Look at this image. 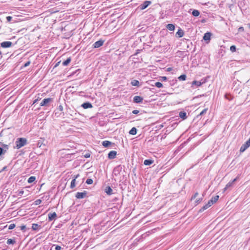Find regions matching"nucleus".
Returning <instances> with one entry per match:
<instances>
[{"label": "nucleus", "mask_w": 250, "mask_h": 250, "mask_svg": "<svg viewBox=\"0 0 250 250\" xmlns=\"http://www.w3.org/2000/svg\"><path fill=\"white\" fill-rule=\"evenodd\" d=\"M27 143V140L25 138H18L16 142V146L15 148L17 149H19L21 147L26 145Z\"/></svg>", "instance_id": "obj_1"}, {"label": "nucleus", "mask_w": 250, "mask_h": 250, "mask_svg": "<svg viewBox=\"0 0 250 250\" xmlns=\"http://www.w3.org/2000/svg\"><path fill=\"white\" fill-rule=\"evenodd\" d=\"M0 156L4 154L9 148V146L7 145L0 143Z\"/></svg>", "instance_id": "obj_2"}, {"label": "nucleus", "mask_w": 250, "mask_h": 250, "mask_svg": "<svg viewBox=\"0 0 250 250\" xmlns=\"http://www.w3.org/2000/svg\"><path fill=\"white\" fill-rule=\"evenodd\" d=\"M238 176L234 179L232 181L229 182L226 185L225 188H224V192L226 191L227 189L229 188H231L234 186V183L235 181L238 179Z\"/></svg>", "instance_id": "obj_3"}, {"label": "nucleus", "mask_w": 250, "mask_h": 250, "mask_svg": "<svg viewBox=\"0 0 250 250\" xmlns=\"http://www.w3.org/2000/svg\"><path fill=\"white\" fill-rule=\"evenodd\" d=\"M214 204L213 200H210L208 201V203L204 205L199 210L200 212H202L208 208L209 207H211Z\"/></svg>", "instance_id": "obj_4"}, {"label": "nucleus", "mask_w": 250, "mask_h": 250, "mask_svg": "<svg viewBox=\"0 0 250 250\" xmlns=\"http://www.w3.org/2000/svg\"><path fill=\"white\" fill-rule=\"evenodd\" d=\"M52 101H53V99L52 98H50L44 99L42 101V102L40 103V105L41 106H48V104L50 102H52Z\"/></svg>", "instance_id": "obj_5"}, {"label": "nucleus", "mask_w": 250, "mask_h": 250, "mask_svg": "<svg viewBox=\"0 0 250 250\" xmlns=\"http://www.w3.org/2000/svg\"><path fill=\"white\" fill-rule=\"evenodd\" d=\"M151 3V2L150 1H145L143 3L140 4L138 8L140 10H144L147 8L150 4Z\"/></svg>", "instance_id": "obj_6"}, {"label": "nucleus", "mask_w": 250, "mask_h": 250, "mask_svg": "<svg viewBox=\"0 0 250 250\" xmlns=\"http://www.w3.org/2000/svg\"><path fill=\"white\" fill-rule=\"evenodd\" d=\"M206 82V80L202 79L200 81H194L192 82V85H195L197 87L201 86L202 84L205 83Z\"/></svg>", "instance_id": "obj_7"}, {"label": "nucleus", "mask_w": 250, "mask_h": 250, "mask_svg": "<svg viewBox=\"0 0 250 250\" xmlns=\"http://www.w3.org/2000/svg\"><path fill=\"white\" fill-rule=\"evenodd\" d=\"M104 42V40H100L97 42H96L93 44V47L94 48H98L101 46H102Z\"/></svg>", "instance_id": "obj_8"}, {"label": "nucleus", "mask_w": 250, "mask_h": 250, "mask_svg": "<svg viewBox=\"0 0 250 250\" xmlns=\"http://www.w3.org/2000/svg\"><path fill=\"white\" fill-rule=\"evenodd\" d=\"M87 193L86 191H83V192H78L76 194L75 197L77 199H83L86 197Z\"/></svg>", "instance_id": "obj_9"}, {"label": "nucleus", "mask_w": 250, "mask_h": 250, "mask_svg": "<svg viewBox=\"0 0 250 250\" xmlns=\"http://www.w3.org/2000/svg\"><path fill=\"white\" fill-rule=\"evenodd\" d=\"M12 43L10 41L3 42L1 43V46L3 48H8L11 46Z\"/></svg>", "instance_id": "obj_10"}, {"label": "nucleus", "mask_w": 250, "mask_h": 250, "mask_svg": "<svg viewBox=\"0 0 250 250\" xmlns=\"http://www.w3.org/2000/svg\"><path fill=\"white\" fill-rule=\"evenodd\" d=\"M122 169V167L120 165L115 167L113 169V173L115 174V175L117 176L118 175H119L120 172L121 171Z\"/></svg>", "instance_id": "obj_11"}, {"label": "nucleus", "mask_w": 250, "mask_h": 250, "mask_svg": "<svg viewBox=\"0 0 250 250\" xmlns=\"http://www.w3.org/2000/svg\"><path fill=\"white\" fill-rule=\"evenodd\" d=\"M57 216V214L55 212L52 213H49L48 214V221H51L52 220H56Z\"/></svg>", "instance_id": "obj_12"}, {"label": "nucleus", "mask_w": 250, "mask_h": 250, "mask_svg": "<svg viewBox=\"0 0 250 250\" xmlns=\"http://www.w3.org/2000/svg\"><path fill=\"white\" fill-rule=\"evenodd\" d=\"M143 100V97L139 96H135L133 98V102L135 103H141Z\"/></svg>", "instance_id": "obj_13"}, {"label": "nucleus", "mask_w": 250, "mask_h": 250, "mask_svg": "<svg viewBox=\"0 0 250 250\" xmlns=\"http://www.w3.org/2000/svg\"><path fill=\"white\" fill-rule=\"evenodd\" d=\"M117 155V152L114 150H112L109 152L108 154V158L109 159H113L116 157Z\"/></svg>", "instance_id": "obj_14"}, {"label": "nucleus", "mask_w": 250, "mask_h": 250, "mask_svg": "<svg viewBox=\"0 0 250 250\" xmlns=\"http://www.w3.org/2000/svg\"><path fill=\"white\" fill-rule=\"evenodd\" d=\"M82 107H83L84 109H87L89 108H92V105L89 102H85L82 104Z\"/></svg>", "instance_id": "obj_15"}, {"label": "nucleus", "mask_w": 250, "mask_h": 250, "mask_svg": "<svg viewBox=\"0 0 250 250\" xmlns=\"http://www.w3.org/2000/svg\"><path fill=\"white\" fill-rule=\"evenodd\" d=\"M104 191L107 195H110L112 194H113V190L109 186H107L105 188Z\"/></svg>", "instance_id": "obj_16"}, {"label": "nucleus", "mask_w": 250, "mask_h": 250, "mask_svg": "<svg viewBox=\"0 0 250 250\" xmlns=\"http://www.w3.org/2000/svg\"><path fill=\"white\" fill-rule=\"evenodd\" d=\"M211 33L209 32L206 33L203 37V39L205 41H209L210 40Z\"/></svg>", "instance_id": "obj_17"}, {"label": "nucleus", "mask_w": 250, "mask_h": 250, "mask_svg": "<svg viewBox=\"0 0 250 250\" xmlns=\"http://www.w3.org/2000/svg\"><path fill=\"white\" fill-rule=\"evenodd\" d=\"M179 117L183 119H186L187 118V113L184 111L180 112Z\"/></svg>", "instance_id": "obj_18"}, {"label": "nucleus", "mask_w": 250, "mask_h": 250, "mask_svg": "<svg viewBox=\"0 0 250 250\" xmlns=\"http://www.w3.org/2000/svg\"><path fill=\"white\" fill-rule=\"evenodd\" d=\"M153 160L151 159L145 160L144 162V164L146 166H149L153 163Z\"/></svg>", "instance_id": "obj_19"}, {"label": "nucleus", "mask_w": 250, "mask_h": 250, "mask_svg": "<svg viewBox=\"0 0 250 250\" xmlns=\"http://www.w3.org/2000/svg\"><path fill=\"white\" fill-rule=\"evenodd\" d=\"M111 144V142L109 141H104L102 142L103 146L105 147H108Z\"/></svg>", "instance_id": "obj_20"}, {"label": "nucleus", "mask_w": 250, "mask_h": 250, "mask_svg": "<svg viewBox=\"0 0 250 250\" xmlns=\"http://www.w3.org/2000/svg\"><path fill=\"white\" fill-rule=\"evenodd\" d=\"M41 228V226L37 224H33L32 229L33 230H38Z\"/></svg>", "instance_id": "obj_21"}, {"label": "nucleus", "mask_w": 250, "mask_h": 250, "mask_svg": "<svg viewBox=\"0 0 250 250\" xmlns=\"http://www.w3.org/2000/svg\"><path fill=\"white\" fill-rule=\"evenodd\" d=\"M167 28L169 31H174L175 29V26L173 24H168L167 25Z\"/></svg>", "instance_id": "obj_22"}, {"label": "nucleus", "mask_w": 250, "mask_h": 250, "mask_svg": "<svg viewBox=\"0 0 250 250\" xmlns=\"http://www.w3.org/2000/svg\"><path fill=\"white\" fill-rule=\"evenodd\" d=\"M249 147L244 143L242 146H241L240 149V151L241 152H244Z\"/></svg>", "instance_id": "obj_23"}, {"label": "nucleus", "mask_w": 250, "mask_h": 250, "mask_svg": "<svg viewBox=\"0 0 250 250\" xmlns=\"http://www.w3.org/2000/svg\"><path fill=\"white\" fill-rule=\"evenodd\" d=\"M137 131V129L135 127H133L130 129V130L129 132V133L130 134L134 135L136 134Z\"/></svg>", "instance_id": "obj_24"}, {"label": "nucleus", "mask_w": 250, "mask_h": 250, "mask_svg": "<svg viewBox=\"0 0 250 250\" xmlns=\"http://www.w3.org/2000/svg\"><path fill=\"white\" fill-rule=\"evenodd\" d=\"M131 84L133 86H138L139 85L140 83L138 80H133L131 82Z\"/></svg>", "instance_id": "obj_25"}, {"label": "nucleus", "mask_w": 250, "mask_h": 250, "mask_svg": "<svg viewBox=\"0 0 250 250\" xmlns=\"http://www.w3.org/2000/svg\"><path fill=\"white\" fill-rule=\"evenodd\" d=\"M184 32L182 29H179L178 31L176 32V35L178 36L179 37H182L184 36Z\"/></svg>", "instance_id": "obj_26"}, {"label": "nucleus", "mask_w": 250, "mask_h": 250, "mask_svg": "<svg viewBox=\"0 0 250 250\" xmlns=\"http://www.w3.org/2000/svg\"><path fill=\"white\" fill-rule=\"evenodd\" d=\"M152 85L156 86L158 88H161L163 87V84L159 82H155L154 84H152Z\"/></svg>", "instance_id": "obj_27"}, {"label": "nucleus", "mask_w": 250, "mask_h": 250, "mask_svg": "<svg viewBox=\"0 0 250 250\" xmlns=\"http://www.w3.org/2000/svg\"><path fill=\"white\" fill-rule=\"evenodd\" d=\"M71 59L70 57L68 58L65 61H64L62 62L63 65V66L67 65L70 63V62H71Z\"/></svg>", "instance_id": "obj_28"}, {"label": "nucleus", "mask_w": 250, "mask_h": 250, "mask_svg": "<svg viewBox=\"0 0 250 250\" xmlns=\"http://www.w3.org/2000/svg\"><path fill=\"white\" fill-rule=\"evenodd\" d=\"M192 15L194 17H197L200 15V12L197 10H193L192 12Z\"/></svg>", "instance_id": "obj_29"}, {"label": "nucleus", "mask_w": 250, "mask_h": 250, "mask_svg": "<svg viewBox=\"0 0 250 250\" xmlns=\"http://www.w3.org/2000/svg\"><path fill=\"white\" fill-rule=\"evenodd\" d=\"M36 180V178L35 176H31L28 179V183H32L34 182Z\"/></svg>", "instance_id": "obj_30"}, {"label": "nucleus", "mask_w": 250, "mask_h": 250, "mask_svg": "<svg viewBox=\"0 0 250 250\" xmlns=\"http://www.w3.org/2000/svg\"><path fill=\"white\" fill-rule=\"evenodd\" d=\"M15 243H16L15 240L13 239H8L7 241V244L8 245L14 244Z\"/></svg>", "instance_id": "obj_31"}, {"label": "nucleus", "mask_w": 250, "mask_h": 250, "mask_svg": "<svg viewBox=\"0 0 250 250\" xmlns=\"http://www.w3.org/2000/svg\"><path fill=\"white\" fill-rule=\"evenodd\" d=\"M187 78V76L185 74H183L178 77V79L180 81H185Z\"/></svg>", "instance_id": "obj_32"}, {"label": "nucleus", "mask_w": 250, "mask_h": 250, "mask_svg": "<svg viewBox=\"0 0 250 250\" xmlns=\"http://www.w3.org/2000/svg\"><path fill=\"white\" fill-rule=\"evenodd\" d=\"M76 186V180L75 179H73L71 182L70 188H73Z\"/></svg>", "instance_id": "obj_33"}, {"label": "nucleus", "mask_w": 250, "mask_h": 250, "mask_svg": "<svg viewBox=\"0 0 250 250\" xmlns=\"http://www.w3.org/2000/svg\"><path fill=\"white\" fill-rule=\"evenodd\" d=\"M219 198V196L218 195H216L214 197H213L210 200H213V202L214 204L218 201V199Z\"/></svg>", "instance_id": "obj_34"}, {"label": "nucleus", "mask_w": 250, "mask_h": 250, "mask_svg": "<svg viewBox=\"0 0 250 250\" xmlns=\"http://www.w3.org/2000/svg\"><path fill=\"white\" fill-rule=\"evenodd\" d=\"M208 108H205L204 110H203L198 115V117L199 116H202L203 115L206 114L207 113V111H208Z\"/></svg>", "instance_id": "obj_35"}, {"label": "nucleus", "mask_w": 250, "mask_h": 250, "mask_svg": "<svg viewBox=\"0 0 250 250\" xmlns=\"http://www.w3.org/2000/svg\"><path fill=\"white\" fill-rule=\"evenodd\" d=\"M86 183L88 185H90L93 183V180L92 179H87L86 181Z\"/></svg>", "instance_id": "obj_36"}, {"label": "nucleus", "mask_w": 250, "mask_h": 250, "mask_svg": "<svg viewBox=\"0 0 250 250\" xmlns=\"http://www.w3.org/2000/svg\"><path fill=\"white\" fill-rule=\"evenodd\" d=\"M150 232L149 231H147L146 232V233L143 234L142 235L141 237L144 238H146L147 236H148L150 234Z\"/></svg>", "instance_id": "obj_37"}, {"label": "nucleus", "mask_w": 250, "mask_h": 250, "mask_svg": "<svg viewBox=\"0 0 250 250\" xmlns=\"http://www.w3.org/2000/svg\"><path fill=\"white\" fill-rule=\"evenodd\" d=\"M15 227V225L14 224H11L8 226L9 229H12Z\"/></svg>", "instance_id": "obj_38"}, {"label": "nucleus", "mask_w": 250, "mask_h": 250, "mask_svg": "<svg viewBox=\"0 0 250 250\" xmlns=\"http://www.w3.org/2000/svg\"><path fill=\"white\" fill-rule=\"evenodd\" d=\"M230 50L231 52H233L236 51V47L235 45H232L230 47Z\"/></svg>", "instance_id": "obj_39"}, {"label": "nucleus", "mask_w": 250, "mask_h": 250, "mask_svg": "<svg viewBox=\"0 0 250 250\" xmlns=\"http://www.w3.org/2000/svg\"><path fill=\"white\" fill-rule=\"evenodd\" d=\"M23 193H24V191L23 190H19V191H18L17 195L18 196H21L23 195Z\"/></svg>", "instance_id": "obj_40"}, {"label": "nucleus", "mask_w": 250, "mask_h": 250, "mask_svg": "<svg viewBox=\"0 0 250 250\" xmlns=\"http://www.w3.org/2000/svg\"><path fill=\"white\" fill-rule=\"evenodd\" d=\"M225 97L227 99L229 100V101H230L232 100V98L231 97V96L230 95H226Z\"/></svg>", "instance_id": "obj_41"}, {"label": "nucleus", "mask_w": 250, "mask_h": 250, "mask_svg": "<svg viewBox=\"0 0 250 250\" xmlns=\"http://www.w3.org/2000/svg\"><path fill=\"white\" fill-rule=\"evenodd\" d=\"M41 202H42V201L40 199H38V200H36L35 202V205H38L40 204L41 203Z\"/></svg>", "instance_id": "obj_42"}, {"label": "nucleus", "mask_w": 250, "mask_h": 250, "mask_svg": "<svg viewBox=\"0 0 250 250\" xmlns=\"http://www.w3.org/2000/svg\"><path fill=\"white\" fill-rule=\"evenodd\" d=\"M63 109V106L62 105H60L57 108V109L60 111H62Z\"/></svg>", "instance_id": "obj_43"}, {"label": "nucleus", "mask_w": 250, "mask_h": 250, "mask_svg": "<svg viewBox=\"0 0 250 250\" xmlns=\"http://www.w3.org/2000/svg\"><path fill=\"white\" fill-rule=\"evenodd\" d=\"M198 195V192H196V193L194 194V195H193V196H192V197H191V200H193V199H195V198L197 196V195Z\"/></svg>", "instance_id": "obj_44"}, {"label": "nucleus", "mask_w": 250, "mask_h": 250, "mask_svg": "<svg viewBox=\"0 0 250 250\" xmlns=\"http://www.w3.org/2000/svg\"><path fill=\"white\" fill-rule=\"evenodd\" d=\"M12 17L11 16H7L6 17V20H7V21H8V22H10L12 20Z\"/></svg>", "instance_id": "obj_45"}, {"label": "nucleus", "mask_w": 250, "mask_h": 250, "mask_svg": "<svg viewBox=\"0 0 250 250\" xmlns=\"http://www.w3.org/2000/svg\"><path fill=\"white\" fill-rule=\"evenodd\" d=\"M61 247L58 245L55 246V250H61Z\"/></svg>", "instance_id": "obj_46"}, {"label": "nucleus", "mask_w": 250, "mask_h": 250, "mask_svg": "<svg viewBox=\"0 0 250 250\" xmlns=\"http://www.w3.org/2000/svg\"><path fill=\"white\" fill-rule=\"evenodd\" d=\"M139 111L138 110H134L132 111V113L134 114H137L138 113H139Z\"/></svg>", "instance_id": "obj_47"}, {"label": "nucleus", "mask_w": 250, "mask_h": 250, "mask_svg": "<svg viewBox=\"0 0 250 250\" xmlns=\"http://www.w3.org/2000/svg\"><path fill=\"white\" fill-rule=\"evenodd\" d=\"M244 31V29L243 27H240L238 28L239 32H243Z\"/></svg>", "instance_id": "obj_48"}, {"label": "nucleus", "mask_w": 250, "mask_h": 250, "mask_svg": "<svg viewBox=\"0 0 250 250\" xmlns=\"http://www.w3.org/2000/svg\"><path fill=\"white\" fill-rule=\"evenodd\" d=\"M30 64V61H28V62H26V63H25V64H24V67H27V66H28Z\"/></svg>", "instance_id": "obj_49"}, {"label": "nucleus", "mask_w": 250, "mask_h": 250, "mask_svg": "<svg viewBox=\"0 0 250 250\" xmlns=\"http://www.w3.org/2000/svg\"><path fill=\"white\" fill-rule=\"evenodd\" d=\"M245 144L249 147L250 146V142L249 140L247 141Z\"/></svg>", "instance_id": "obj_50"}, {"label": "nucleus", "mask_w": 250, "mask_h": 250, "mask_svg": "<svg viewBox=\"0 0 250 250\" xmlns=\"http://www.w3.org/2000/svg\"><path fill=\"white\" fill-rule=\"evenodd\" d=\"M21 229L22 230H24L26 229V226L25 225H22L20 227Z\"/></svg>", "instance_id": "obj_51"}, {"label": "nucleus", "mask_w": 250, "mask_h": 250, "mask_svg": "<svg viewBox=\"0 0 250 250\" xmlns=\"http://www.w3.org/2000/svg\"><path fill=\"white\" fill-rule=\"evenodd\" d=\"M39 100V97H38L37 99H35L34 102H33V104L37 103Z\"/></svg>", "instance_id": "obj_52"}, {"label": "nucleus", "mask_w": 250, "mask_h": 250, "mask_svg": "<svg viewBox=\"0 0 250 250\" xmlns=\"http://www.w3.org/2000/svg\"><path fill=\"white\" fill-rule=\"evenodd\" d=\"M202 200V198L199 199L196 201V203L198 204V203H200Z\"/></svg>", "instance_id": "obj_53"}, {"label": "nucleus", "mask_w": 250, "mask_h": 250, "mask_svg": "<svg viewBox=\"0 0 250 250\" xmlns=\"http://www.w3.org/2000/svg\"><path fill=\"white\" fill-rule=\"evenodd\" d=\"M79 176H80V175H79V174H77V175H74V176H73V179H75L76 180L77 178H78L79 177Z\"/></svg>", "instance_id": "obj_54"}, {"label": "nucleus", "mask_w": 250, "mask_h": 250, "mask_svg": "<svg viewBox=\"0 0 250 250\" xmlns=\"http://www.w3.org/2000/svg\"><path fill=\"white\" fill-rule=\"evenodd\" d=\"M162 80H163V81H166V80H167V78L166 77H162Z\"/></svg>", "instance_id": "obj_55"}, {"label": "nucleus", "mask_w": 250, "mask_h": 250, "mask_svg": "<svg viewBox=\"0 0 250 250\" xmlns=\"http://www.w3.org/2000/svg\"><path fill=\"white\" fill-rule=\"evenodd\" d=\"M90 157V154H86L85 155V158H88Z\"/></svg>", "instance_id": "obj_56"}, {"label": "nucleus", "mask_w": 250, "mask_h": 250, "mask_svg": "<svg viewBox=\"0 0 250 250\" xmlns=\"http://www.w3.org/2000/svg\"><path fill=\"white\" fill-rule=\"evenodd\" d=\"M2 57V53H1V51H0V60L1 59Z\"/></svg>", "instance_id": "obj_57"}, {"label": "nucleus", "mask_w": 250, "mask_h": 250, "mask_svg": "<svg viewBox=\"0 0 250 250\" xmlns=\"http://www.w3.org/2000/svg\"><path fill=\"white\" fill-rule=\"evenodd\" d=\"M247 25H248V27L250 29V23H248L247 24Z\"/></svg>", "instance_id": "obj_58"}, {"label": "nucleus", "mask_w": 250, "mask_h": 250, "mask_svg": "<svg viewBox=\"0 0 250 250\" xmlns=\"http://www.w3.org/2000/svg\"><path fill=\"white\" fill-rule=\"evenodd\" d=\"M6 168V167H4L3 168L2 170H4Z\"/></svg>", "instance_id": "obj_59"}, {"label": "nucleus", "mask_w": 250, "mask_h": 250, "mask_svg": "<svg viewBox=\"0 0 250 250\" xmlns=\"http://www.w3.org/2000/svg\"><path fill=\"white\" fill-rule=\"evenodd\" d=\"M57 65H58V64L57 63L55 65V67H56Z\"/></svg>", "instance_id": "obj_60"}, {"label": "nucleus", "mask_w": 250, "mask_h": 250, "mask_svg": "<svg viewBox=\"0 0 250 250\" xmlns=\"http://www.w3.org/2000/svg\"><path fill=\"white\" fill-rule=\"evenodd\" d=\"M249 140V141H250V138L249 139V140Z\"/></svg>", "instance_id": "obj_61"}, {"label": "nucleus", "mask_w": 250, "mask_h": 250, "mask_svg": "<svg viewBox=\"0 0 250 250\" xmlns=\"http://www.w3.org/2000/svg\"><path fill=\"white\" fill-rule=\"evenodd\" d=\"M249 140V141H250V138L249 139V140Z\"/></svg>", "instance_id": "obj_62"}]
</instances>
